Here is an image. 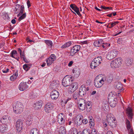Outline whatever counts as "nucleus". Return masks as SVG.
I'll list each match as a JSON object with an SVG mask.
<instances>
[{
	"mask_svg": "<svg viewBox=\"0 0 134 134\" xmlns=\"http://www.w3.org/2000/svg\"><path fill=\"white\" fill-rule=\"evenodd\" d=\"M24 5H21L20 8V13L18 15V16H20V15H22V14L24 12Z\"/></svg>",
	"mask_w": 134,
	"mask_h": 134,
	"instance_id": "nucleus-39",
	"label": "nucleus"
},
{
	"mask_svg": "<svg viewBox=\"0 0 134 134\" xmlns=\"http://www.w3.org/2000/svg\"><path fill=\"white\" fill-rule=\"evenodd\" d=\"M53 103L48 102L46 104L44 107V110L47 113H49L53 108Z\"/></svg>",
	"mask_w": 134,
	"mask_h": 134,
	"instance_id": "nucleus-12",
	"label": "nucleus"
},
{
	"mask_svg": "<svg viewBox=\"0 0 134 134\" xmlns=\"http://www.w3.org/2000/svg\"><path fill=\"white\" fill-rule=\"evenodd\" d=\"M59 94L58 91L53 90L51 92L50 96L51 98L53 100L57 99L59 97Z\"/></svg>",
	"mask_w": 134,
	"mask_h": 134,
	"instance_id": "nucleus-10",
	"label": "nucleus"
},
{
	"mask_svg": "<svg viewBox=\"0 0 134 134\" xmlns=\"http://www.w3.org/2000/svg\"><path fill=\"white\" fill-rule=\"evenodd\" d=\"M59 81L57 80L53 81L50 85L51 88L54 89L57 88L59 85Z\"/></svg>",
	"mask_w": 134,
	"mask_h": 134,
	"instance_id": "nucleus-23",
	"label": "nucleus"
},
{
	"mask_svg": "<svg viewBox=\"0 0 134 134\" xmlns=\"http://www.w3.org/2000/svg\"><path fill=\"white\" fill-rule=\"evenodd\" d=\"M11 120V118L8 115L3 116L1 119V122L4 124H6L10 123Z\"/></svg>",
	"mask_w": 134,
	"mask_h": 134,
	"instance_id": "nucleus-14",
	"label": "nucleus"
},
{
	"mask_svg": "<svg viewBox=\"0 0 134 134\" xmlns=\"http://www.w3.org/2000/svg\"><path fill=\"white\" fill-rule=\"evenodd\" d=\"M11 53H12L13 54H14L16 55V56L17 54V51L15 50H13L12 52Z\"/></svg>",
	"mask_w": 134,
	"mask_h": 134,
	"instance_id": "nucleus-55",
	"label": "nucleus"
},
{
	"mask_svg": "<svg viewBox=\"0 0 134 134\" xmlns=\"http://www.w3.org/2000/svg\"><path fill=\"white\" fill-rule=\"evenodd\" d=\"M125 62L126 65H131L132 63V60L130 58L126 59Z\"/></svg>",
	"mask_w": 134,
	"mask_h": 134,
	"instance_id": "nucleus-34",
	"label": "nucleus"
},
{
	"mask_svg": "<svg viewBox=\"0 0 134 134\" xmlns=\"http://www.w3.org/2000/svg\"><path fill=\"white\" fill-rule=\"evenodd\" d=\"M27 5L28 8L31 6V4L30 3V2L29 0H28L27 2Z\"/></svg>",
	"mask_w": 134,
	"mask_h": 134,
	"instance_id": "nucleus-58",
	"label": "nucleus"
},
{
	"mask_svg": "<svg viewBox=\"0 0 134 134\" xmlns=\"http://www.w3.org/2000/svg\"><path fill=\"white\" fill-rule=\"evenodd\" d=\"M106 134H113L111 131H108L107 132Z\"/></svg>",
	"mask_w": 134,
	"mask_h": 134,
	"instance_id": "nucleus-63",
	"label": "nucleus"
},
{
	"mask_svg": "<svg viewBox=\"0 0 134 134\" xmlns=\"http://www.w3.org/2000/svg\"><path fill=\"white\" fill-rule=\"evenodd\" d=\"M71 42L69 41L65 43L64 44L62 45L61 47V48L62 49H64L67 47H69L71 44Z\"/></svg>",
	"mask_w": 134,
	"mask_h": 134,
	"instance_id": "nucleus-29",
	"label": "nucleus"
},
{
	"mask_svg": "<svg viewBox=\"0 0 134 134\" xmlns=\"http://www.w3.org/2000/svg\"><path fill=\"white\" fill-rule=\"evenodd\" d=\"M78 105H86L85 103V100L83 99H80L77 103Z\"/></svg>",
	"mask_w": 134,
	"mask_h": 134,
	"instance_id": "nucleus-32",
	"label": "nucleus"
},
{
	"mask_svg": "<svg viewBox=\"0 0 134 134\" xmlns=\"http://www.w3.org/2000/svg\"><path fill=\"white\" fill-rule=\"evenodd\" d=\"M73 63V62L72 61H71L69 62V63L68 64V66H71Z\"/></svg>",
	"mask_w": 134,
	"mask_h": 134,
	"instance_id": "nucleus-60",
	"label": "nucleus"
},
{
	"mask_svg": "<svg viewBox=\"0 0 134 134\" xmlns=\"http://www.w3.org/2000/svg\"><path fill=\"white\" fill-rule=\"evenodd\" d=\"M58 121L60 124H63L65 122L66 119L65 115L63 113H60L57 116Z\"/></svg>",
	"mask_w": 134,
	"mask_h": 134,
	"instance_id": "nucleus-7",
	"label": "nucleus"
},
{
	"mask_svg": "<svg viewBox=\"0 0 134 134\" xmlns=\"http://www.w3.org/2000/svg\"><path fill=\"white\" fill-rule=\"evenodd\" d=\"M72 122H71V121H69V120H68V122H67V124H68L69 125H71V124Z\"/></svg>",
	"mask_w": 134,
	"mask_h": 134,
	"instance_id": "nucleus-62",
	"label": "nucleus"
},
{
	"mask_svg": "<svg viewBox=\"0 0 134 134\" xmlns=\"http://www.w3.org/2000/svg\"><path fill=\"white\" fill-rule=\"evenodd\" d=\"M126 125L127 129H130L131 128L130 122L127 119L126 120Z\"/></svg>",
	"mask_w": 134,
	"mask_h": 134,
	"instance_id": "nucleus-42",
	"label": "nucleus"
},
{
	"mask_svg": "<svg viewBox=\"0 0 134 134\" xmlns=\"http://www.w3.org/2000/svg\"><path fill=\"white\" fill-rule=\"evenodd\" d=\"M87 41H82L81 42V44H87Z\"/></svg>",
	"mask_w": 134,
	"mask_h": 134,
	"instance_id": "nucleus-59",
	"label": "nucleus"
},
{
	"mask_svg": "<svg viewBox=\"0 0 134 134\" xmlns=\"http://www.w3.org/2000/svg\"><path fill=\"white\" fill-rule=\"evenodd\" d=\"M59 132L60 133L63 134L65 133V130L64 127H60Z\"/></svg>",
	"mask_w": 134,
	"mask_h": 134,
	"instance_id": "nucleus-40",
	"label": "nucleus"
},
{
	"mask_svg": "<svg viewBox=\"0 0 134 134\" xmlns=\"http://www.w3.org/2000/svg\"><path fill=\"white\" fill-rule=\"evenodd\" d=\"M69 88V90L71 92H73L77 88L78 84L76 82H73L71 84Z\"/></svg>",
	"mask_w": 134,
	"mask_h": 134,
	"instance_id": "nucleus-17",
	"label": "nucleus"
},
{
	"mask_svg": "<svg viewBox=\"0 0 134 134\" xmlns=\"http://www.w3.org/2000/svg\"><path fill=\"white\" fill-rule=\"evenodd\" d=\"M73 73L75 78H77L79 76L80 74L79 69L76 70H74L73 71Z\"/></svg>",
	"mask_w": 134,
	"mask_h": 134,
	"instance_id": "nucleus-27",
	"label": "nucleus"
},
{
	"mask_svg": "<svg viewBox=\"0 0 134 134\" xmlns=\"http://www.w3.org/2000/svg\"><path fill=\"white\" fill-rule=\"evenodd\" d=\"M119 23V22L117 21L115 22L114 23H111V25L110 27H109V28H112L113 26L116 25L117 24H118Z\"/></svg>",
	"mask_w": 134,
	"mask_h": 134,
	"instance_id": "nucleus-44",
	"label": "nucleus"
},
{
	"mask_svg": "<svg viewBox=\"0 0 134 134\" xmlns=\"http://www.w3.org/2000/svg\"><path fill=\"white\" fill-rule=\"evenodd\" d=\"M70 6V7L74 10L78 15L80 16H81V15L80 14L79 12V8L75 4H71Z\"/></svg>",
	"mask_w": 134,
	"mask_h": 134,
	"instance_id": "nucleus-20",
	"label": "nucleus"
},
{
	"mask_svg": "<svg viewBox=\"0 0 134 134\" xmlns=\"http://www.w3.org/2000/svg\"><path fill=\"white\" fill-rule=\"evenodd\" d=\"M43 102L42 100H39L35 103L33 105L34 109L37 110L40 109L42 106Z\"/></svg>",
	"mask_w": 134,
	"mask_h": 134,
	"instance_id": "nucleus-15",
	"label": "nucleus"
},
{
	"mask_svg": "<svg viewBox=\"0 0 134 134\" xmlns=\"http://www.w3.org/2000/svg\"><path fill=\"white\" fill-rule=\"evenodd\" d=\"M2 17L4 19L6 20H8L9 19L8 15L7 13H3Z\"/></svg>",
	"mask_w": 134,
	"mask_h": 134,
	"instance_id": "nucleus-33",
	"label": "nucleus"
},
{
	"mask_svg": "<svg viewBox=\"0 0 134 134\" xmlns=\"http://www.w3.org/2000/svg\"><path fill=\"white\" fill-rule=\"evenodd\" d=\"M23 106L22 103H18L13 107L14 111L17 114L21 113L23 111Z\"/></svg>",
	"mask_w": 134,
	"mask_h": 134,
	"instance_id": "nucleus-6",
	"label": "nucleus"
},
{
	"mask_svg": "<svg viewBox=\"0 0 134 134\" xmlns=\"http://www.w3.org/2000/svg\"><path fill=\"white\" fill-rule=\"evenodd\" d=\"M127 129L130 134H134L133 130L132 129H131V128H130V129Z\"/></svg>",
	"mask_w": 134,
	"mask_h": 134,
	"instance_id": "nucleus-50",
	"label": "nucleus"
},
{
	"mask_svg": "<svg viewBox=\"0 0 134 134\" xmlns=\"http://www.w3.org/2000/svg\"><path fill=\"white\" fill-rule=\"evenodd\" d=\"M30 133V134H39V131L36 128H34L31 130Z\"/></svg>",
	"mask_w": 134,
	"mask_h": 134,
	"instance_id": "nucleus-30",
	"label": "nucleus"
},
{
	"mask_svg": "<svg viewBox=\"0 0 134 134\" xmlns=\"http://www.w3.org/2000/svg\"><path fill=\"white\" fill-rule=\"evenodd\" d=\"M102 60L101 57H98L95 58L91 62L90 66L92 69H94L98 66L101 63Z\"/></svg>",
	"mask_w": 134,
	"mask_h": 134,
	"instance_id": "nucleus-2",
	"label": "nucleus"
},
{
	"mask_svg": "<svg viewBox=\"0 0 134 134\" xmlns=\"http://www.w3.org/2000/svg\"><path fill=\"white\" fill-rule=\"evenodd\" d=\"M18 52L19 53L21 57H22V51L20 48H18Z\"/></svg>",
	"mask_w": 134,
	"mask_h": 134,
	"instance_id": "nucleus-57",
	"label": "nucleus"
},
{
	"mask_svg": "<svg viewBox=\"0 0 134 134\" xmlns=\"http://www.w3.org/2000/svg\"><path fill=\"white\" fill-rule=\"evenodd\" d=\"M83 116L81 115L76 116L74 121L75 124L80 125L82 123Z\"/></svg>",
	"mask_w": 134,
	"mask_h": 134,
	"instance_id": "nucleus-19",
	"label": "nucleus"
},
{
	"mask_svg": "<svg viewBox=\"0 0 134 134\" xmlns=\"http://www.w3.org/2000/svg\"><path fill=\"white\" fill-rule=\"evenodd\" d=\"M18 74L17 72H16L10 78V79L11 80L13 81L15 80L18 76Z\"/></svg>",
	"mask_w": 134,
	"mask_h": 134,
	"instance_id": "nucleus-31",
	"label": "nucleus"
},
{
	"mask_svg": "<svg viewBox=\"0 0 134 134\" xmlns=\"http://www.w3.org/2000/svg\"><path fill=\"white\" fill-rule=\"evenodd\" d=\"M103 109L106 112L107 111L109 110V107L108 104H104L102 107Z\"/></svg>",
	"mask_w": 134,
	"mask_h": 134,
	"instance_id": "nucleus-36",
	"label": "nucleus"
},
{
	"mask_svg": "<svg viewBox=\"0 0 134 134\" xmlns=\"http://www.w3.org/2000/svg\"><path fill=\"white\" fill-rule=\"evenodd\" d=\"M90 125L91 127H92L94 125V120L90 121Z\"/></svg>",
	"mask_w": 134,
	"mask_h": 134,
	"instance_id": "nucleus-48",
	"label": "nucleus"
},
{
	"mask_svg": "<svg viewBox=\"0 0 134 134\" xmlns=\"http://www.w3.org/2000/svg\"><path fill=\"white\" fill-rule=\"evenodd\" d=\"M118 51L113 49L108 52L106 54L107 58L109 60H111L115 58L118 54Z\"/></svg>",
	"mask_w": 134,
	"mask_h": 134,
	"instance_id": "nucleus-5",
	"label": "nucleus"
},
{
	"mask_svg": "<svg viewBox=\"0 0 134 134\" xmlns=\"http://www.w3.org/2000/svg\"><path fill=\"white\" fill-rule=\"evenodd\" d=\"M86 105H78L80 110L82 111L85 109Z\"/></svg>",
	"mask_w": 134,
	"mask_h": 134,
	"instance_id": "nucleus-43",
	"label": "nucleus"
},
{
	"mask_svg": "<svg viewBox=\"0 0 134 134\" xmlns=\"http://www.w3.org/2000/svg\"><path fill=\"white\" fill-rule=\"evenodd\" d=\"M56 59V57L54 54H51L50 57L47 60V65H50Z\"/></svg>",
	"mask_w": 134,
	"mask_h": 134,
	"instance_id": "nucleus-11",
	"label": "nucleus"
},
{
	"mask_svg": "<svg viewBox=\"0 0 134 134\" xmlns=\"http://www.w3.org/2000/svg\"><path fill=\"white\" fill-rule=\"evenodd\" d=\"M22 57H21V58L23 59L24 61H25L26 63H28V61L27 60L24 54H22Z\"/></svg>",
	"mask_w": 134,
	"mask_h": 134,
	"instance_id": "nucleus-47",
	"label": "nucleus"
},
{
	"mask_svg": "<svg viewBox=\"0 0 134 134\" xmlns=\"http://www.w3.org/2000/svg\"><path fill=\"white\" fill-rule=\"evenodd\" d=\"M103 44L102 45V47H103V48H106V46L105 45L106 44H108V46H110V44H109L108 43H103Z\"/></svg>",
	"mask_w": 134,
	"mask_h": 134,
	"instance_id": "nucleus-56",
	"label": "nucleus"
},
{
	"mask_svg": "<svg viewBox=\"0 0 134 134\" xmlns=\"http://www.w3.org/2000/svg\"><path fill=\"white\" fill-rule=\"evenodd\" d=\"M45 42L47 44V45L50 48L52 47V42L49 40H45Z\"/></svg>",
	"mask_w": 134,
	"mask_h": 134,
	"instance_id": "nucleus-37",
	"label": "nucleus"
},
{
	"mask_svg": "<svg viewBox=\"0 0 134 134\" xmlns=\"http://www.w3.org/2000/svg\"><path fill=\"white\" fill-rule=\"evenodd\" d=\"M23 121L20 119L17 120L16 123V128L18 131L20 132L23 128Z\"/></svg>",
	"mask_w": 134,
	"mask_h": 134,
	"instance_id": "nucleus-9",
	"label": "nucleus"
},
{
	"mask_svg": "<svg viewBox=\"0 0 134 134\" xmlns=\"http://www.w3.org/2000/svg\"><path fill=\"white\" fill-rule=\"evenodd\" d=\"M79 95L77 92H75L73 95V97L75 99H76L79 97Z\"/></svg>",
	"mask_w": 134,
	"mask_h": 134,
	"instance_id": "nucleus-46",
	"label": "nucleus"
},
{
	"mask_svg": "<svg viewBox=\"0 0 134 134\" xmlns=\"http://www.w3.org/2000/svg\"><path fill=\"white\" fill-rule=\"evenodd\" d=\"M29 87L26 82H22L20 83L19 86V88L21 91H23L27 89Z\"/></svg>",
	"mask_w": 134,
	"mask_h": 134,
	"instance_id": "nucleus-16",
	"label": "nucleus"
},
{
	"mask_svg": "<svg viewBox=\"0 0 134 134\" xmlns=\"http://www.w3.org/2000/svg\"><path fill=\"white\" fill-rule=\"evenodd\" d=\"M72 77L68 75L66 76L62 80V85L64 87L69 86L72 82Z\"/></svg>",
	"mask_w": 134,
	"mask_h": 134,
	"instance_id": "nucleus-3",
	"label": "nucleus"
},
{
	"mask_svg": "<svg viewBox=\"0 0 134 134\" xmlns=\"http://www.w3.org/2000/svg\"><path fill=\"white\" fill-rule=\"evenodd\" d=\"M70 134H77V132L75 128H72L70 131Z\"/></svg>",
	"mask_w": 134,
	"mask_h": 134,
	"instance_id": "nucleus-41",
	"label": "nucleus"
},
{
	"mask_svg": "<svg viewBox=\"0 0 134 134\" xmlns=\"http://www.w3.org/2000/svg\"><path fill=\"white\" fill-rule=\"evenodd\" d=\"M23 69L26 71L28 70L30 68V65L28 64H26L23 65Z\"/></svg>",
	"mask_w": 134,
	"mask_h": 134,
	"instance_id": "nucleus-35",
	"label": "nucleus"
},
{
	"mask_svg": "<svg viewBox=\"0 0 134 134\" xmlns=\"http://www.w3.org/2000/svg\"><path fill=\"white\" fill-rule=\"evenodd\" d=\"M106 80L105 77L102 78L101 79H98L97 77H96L94 80V86L97 88L100 87L104 83Z\"/></svg>",
	"mask_w": 134,
	"mask_h": 134,
	"instance_id": "nucleus-4",
	"label": "nucleus"
},
{
	"mask_svg": "<svg viewBox=\"0 0 134 134\" xmlns=\"http://www.w3.org/2000/svg\"><path fill=\"white\" fill-rule=\"evenodd\" d=\"M88 122V121L86 119H84L83 120L82 119V123H83L84 124H86Z\"/></svg>",
	"mask_w": 134,
	"mask_h": 134,
	"instance_id": "nucleus-54",
	"label": "nucleus"
},
{
	"mask_svg": "<svg viewBox=\"0 0 134 134\" xmlns=\"http://www.w3.org/2000/svg\"><path fill=\"white\" fill-rule=\"evenodd\" d=\"M108 101L110 106L112 107H115L117 103V99L114 98L113 97L111 98H108Z\"/></svg>",
	"mask_w": 134,
	"mask_h": 134,
	"instance_id": "nucleus-13",
	"label": "nucleus"
},
{
	"mask_svg": "<svg viewBox=\"0 0 134 134\" xmlns=\"http://www.w3.org/2000/svg\"><path fill=\"white\" fill-rule=\"evenodd\" d=\"M80 48V45H77L74 46L72 49L71 50L70 55L73 56L79 50Z\"/></svg>",
	"mask_w": 134,
	"mask_h": 134,
	"instance_id": "nucleus-18",
	"label": "nucleus"
},
{
	"mask_svg": "<svg viewBox=\"0 0 134 134\" xmlns=\"http://www.w3.org/2000/svg\"><path fill=\"white\" fill-rule=\"evenodd\" d=\"M32 119L31 116H28L25 118V122L27 125H30L32 123Z\"/></svg>",
	"mask_w": 134,
	"mask_h": 134,
	"instance_id": "nucleus-24",
	"label": "nucleus"
},
{
	"mask_svg": "<svg viewBox=\"0 0 134 134\" xmlns=\"http://www.w3.org/2000/svg\"><path fill=\"white\" fill-rule=\"evenodd\" d=\"M86 105H87V106H92V104L91 102L90 101L87 102L86 103Z\"/></svg>",
	"mask_w": 134,
	"mask_h": 134,
	"instance_id": "nucleus-52",
	"label": "nucleus"
},
{
	"mask_svg": "<svg viewBox=\"0 0 134 134\" xmlns=\"http://www.w3.org/2000/svg\"><path fill=\"white\" fill-rule=\"evenodd\" d=\"M127 113L129 116L131 117L132 116V110L130 107H128L126 110Z\"/></svg>",
	"mask_w": 134,
	"mask_h": 134,
	"instance_id": "nucleus-28",
	"label": "nucleus"
},
{
	"mask_svg": "<svg viewBox=\"0 0 134 134\" xmlns=\"http://www.w3.org/2000/svg\"><path fill=\"white\" fill-rule=\"evenodd\" d=\"M7 125L6 124H3L0 125V132L2 133L5 132L7 129Z\"/></svg>",
	"mask_w": 134,
	"mask_h": 134,
	"instance_id": "nucleus-25",
	"label": "nucleus"
},
{
	"mask_svg": "<svg viewBox=\"0 0 134 134\" xmlns=\"http://www.w3.org/2000/svg\"><path fill=\"white\" fill-rule=\"evenodd\" d=\"M89 89L88 87L86 88L84 85H82L79 89V95L82 97L83 96L86 94L87 91H88Z\"/></svg>",
	"mask_w": 134,
	"mask_h": 134,
	"instance_id": "nucleus-8",
	"label": "nucleus"
},
{
	"mask_svg": "<svg viewBox=\"0 0 134 134\" xmlns=\"http://www.w3.org/2000/svg\"><path fill=\"white\" fill-rule=\"evenodd\" d=\"M101 8L105 10L108 9H111L112 8V7H105L103 6H101Z\"/></svg>",
	"mask_w": 134,
	"mask_h": 134,
	"instance_id": "nucleus-49",
	"label": "nucleus"
},
{
	"mask_svg": "<svg viewBox=\"0 0 134 134\" xmlns=\"http://www.w3.org/2000/svg\"><path fill=\"white\" fill-rule=\"evenodd\" d=\"M115 87L116 89L120 90H122L123 88L122 84L120 82L116 83L115 85Z\"/></svg>",
	"mask_w": 134,
	"mask_h": 134,
	"instance_id": "nucleus-26",
	"label": "nucleus"
},
{
	"mask_svg": "<svg viewBox=\"0 0 134 134\" xmlns=\"http://www.w3.org/2000/svg\"><path fill=\"white\" fill-rule=\"evenodd\" d=\"M26 16V14L24 13L22 14L19 18L18 20L20 21L24 19Z\"/></svg>",
	"mask_w": 134,
	"mask_h": 134,
	"instance_id": "nucleus-45",
	"label": "nucleus"
},
{
	"mask_svg": "<svg viewBox=\"0 0 134 134\" xmlns=\"http://www.w3.org/2000/svg\"><path fill=\"white\" fill-rule=\"evenodd\" d=\"M16 55H15L14 54H13L12 53L10 54V56L11 57H12L16 59H17L18 60L19 58H18L17 59V58L16 57Z\"/></svg>",
	"mask_w": 134,
	"mask_h": 134,
	"instance_id": "nucleus-51",
	"label": "nucleus"
},
{
	"mask_svg": "<svg viewBox=\"0 0 134 134\" xmlns=\"http://www.w3.org/2000/svg\"><path fill=\"white\" fill-rule=\"evenodd\" d=\"M92 134H97L96 132L95 131H92L91 132Z\"/></svg>",
	"mask_w": 134,
	"mask_h": 134,
	"instance_id": "nucleus-64",
	"label": "nucleus"
},
{
	"mask_svg": "<svg viewBox=\"0 0 134 134\" xmlns=\"http://www.w3.org/2000/svg\"><path fill=\"white\" fill-rule=\"evenodd\" d=\"M91 106H88L86 107L87 110V112H89L91 110Z\"/></svg>",
	"mask_w": 134,
	"mask_h": 134,
	"instance_id": "nucleus-53",
	"label": "nucleus"
},
{
	"mask_svg": "<svg viewBox=\"0 0 134 134\" xmlns=\"http://www.w3.org/2000/svg\"><path fill=\"white\" fill-rule=\"evenodd\" d=\"M102 44H103V41L102 39H100L94 41L93 45L96 47H99Z\"/></svg>",
	"mask_w": 134,
	"mask_h": 134,
	"instance_id": "nucleus-22",
	"label": "nucleus"
},
{
	"mask_svg": "<svg viewBox=\"0 0 134 134\" xmlns=\"http://www.w3.org/2000/svg\"><path fill=\"white\" fill-rule=\"evenodd\" d=\"M20 5L19 4L16 5L14 9V13L15 14H17L19 12V8Z\"/></svg>",
	"mask_w": 134,
	"mask_h": 134,
	"instance_id": "nucleus-38",
	"label": "nucleus"
},
{
	"mask_svg": "<svg viewBox=\"0 0 134 134\" xmlns=\"http://www.w3.org/2000/svg\"><path fill=\"white\" fill-rule=\"evenodd\" d=\"M11 22L12 24H14L16 23V20L14 19H13L12 20Z\"/></svg>",
	"mask_w": 134,
	"mask_h": 134,
	"instance_id": "nucleus-61",
	"label": "nucleus"
},
{
	"mask_svg": "<svg viewBox=\"0 0 134 134\" xmlns=\"http://www.w3.org/2000/svg\"><path fill=\"white\" fill-rule=\"evenodd\" d=\"M122 59L120 58L115 59L112 61L110 64L111 67L117 68L120 67L122 64Z\"/></svg>",
	"mask_w": 134,
	"mask_h": 134,
	"instance_id": "nucleus-1",
	"label": "nucleus"
},
{
	"mask_svg": "<svg viewBox=\"0 0 134 134\" xmlns=\"http://www.w3.org/2000/svg\"><path fill=\"white\" fill-rule=\"evenodd\" d=\"M107 120L108 122H114L115 121V118L113 114H109L107 116Z\"/></svg>",
	"mask_w": 134,
	"mask_h": 134,
	"instance_id": "nucleus-21",
	"label": "nucleus"
}]
</instances>
